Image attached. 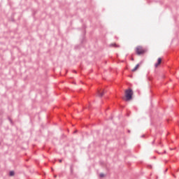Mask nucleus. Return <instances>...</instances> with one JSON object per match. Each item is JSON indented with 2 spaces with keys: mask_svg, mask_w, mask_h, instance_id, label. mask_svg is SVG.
Returning <instances> with one entry per match:
<instances>
[{
  "mask_svg": "<svg viewBox=\"0 0 179 179\" xmlns=\"http://www.w3.org/2000/svg\"><path fill=\"white\" fill-rule=\"evenodd\" d=\"M124 94L126 97V101H130V100H132V96H134V90H132L131 88H129L124 91Z\"/></svg>",
  "mask_w": 179,
  "mask_h": 179,
  "instance_id": "obj_1",
  "label": "nucleus"
},
{
  "mask_svg": "<svg viewBox=\"0 0 179 179\" xmlns=\"http://www.w3.org/2000/svg\"><path fill=\"white\" fill-rule=\"evenodd\" d=\"M148 50L146 48H143L141 45H138L135 48V52L136 55H143Z\"/></svg>",
  "mask_w": 179,
  "mask_h": 179,
  "instance_id": "obj_2",
  "label": "nucleus"
},
{
  "mask_svg": "<svg viewBox=\"0 0 179 179\" xmlns=\"http://www.w3.org/2000/svg\"><path fill=\"white\" fill-rule=\"evenodd\" d=\"M162 59L161 57L158 58L157 63L155 64V68H158L159 65L162 64Z\"/></svg>",
  "mask_w": 179,
  "mask_h": 179,
  "instance_id": "obj_3",
  "label": "nucleus"
},
{
  "mask_svg": "<svg viewBox=\"0 0 179 179\" xmlns=\"http://www.w3.org/2000/svg\"><path fill=\"white\" fill-rule=\"evenodd\" d=\"M97 94H98L99 97H103V96H104V90H98Z\"/></svg>",
  "mask_w": 179,
  "mask_h": 179,
  "instance_id": "obj_4",
  "label": "nucleus"
},
{
  "mask_svg": "<svg viewBox=\"0 0 179 179\" xmlns=\"http://www.w3.org/2000/svg\"><path fill=\"white\" fill-rule=\"evenodd\" d=\"M139 66H140L139 64H136V66L132 69V72H135L138 71V69L139 68Z\"/></svg>",
  "mask_w": 179,
  "mask_h": 179,
  "instance_id": "obj_5",
  "label": "nucleus"
},
{
  "mask_svg": "<svg viewBox=\"0 0 179 179\" xmlns=\"http://www.w3.org/2000/svg\"><path fill=\"white\" fill-rule=\"evenodd\" d=\"M9 176H10V177H13V176H15V171H10Z\"/></svg>",
  "mask_w": 179,
  "mask_h": 179,
  "instance_id": "obj_6",
  "label": "nucleus"
},
{
  "mask_svg": "<svg viewBox=\"0 0 179 179\" xmlns=\"http://www.w3.org/2000/svg\"><path fill=\"white\" fill-rule=\"evenodd\" d=\"M104 176H105L104 173H100V174H99V177H100L101 178H103Z\"/></svg>",
  "mask_w": 179,
  "mask_h": 179,
  "instance_id": "obj_7",
  "label": "nucleus"
},
{
  "mask_svg": "<svg viewBox=\"0 0 179 179\" xmlns=\"http://www.w3.org/2000/svg\"><path fill=\"white\" fill-rule=\"evenodd\" d=\"M112 47H117V44H112Z\"/></svg>",
  "mask_w": 179,
  "mask_h": 179,
  "instance_id": "obj_8",
  "label": "nucleus"
},
{
  "mask_svg": "<svg viewBox=\"0 0 179 179\" xmlns=\"http://www.w3.org/2000/svg\"><path fill=\"white\" fill-rule=\"evenodd\" d=\"M71 173H73V169H72V166L71 167Z\"/></svg>",
  "mask_w": 179,
  "mask_h": 179,
  "instance_id": "obj_9",
  "label": "nucleus"
},
{
  "mask_svg": "<svg viewBox=\"0 0 179 179\" xmlns=\"http://www.w3.org/2000/svg\"><path fill=\"white\" fill-rule=\"evenodd\" d=\"M59 163H62V159H59Z\"/></svg>",
  "mask_w": 179,
  "mask_h": 179,
  "instance_id": "obj_10",
  "label": "nucleus"
},
{
  "mask_svg": "<svg viewBox=\"0 0 179 179\" xmlns=\"http://www.w3.org/2000/svg\"><path fill=\"white\" fill-rule=\"evenodd\" d=\"M131 61H134V57H131Z\"/></svg>",
  "mask_w": 179,
  "mask_h": 179,
  "instance_id": "obj_11",
  "label": "nucleus"
},
{
  "mask_svg": "<svg viewBox=\"0 0 179 179\" xmlns=\"http://www.w3.org/2000/svg\"><path fill=\"white\" fill-rule=\"evenodd\" d=\"M128 132H129V134H130V133H131V131L128 130Z\"/></svg>",
  "mask_w": 179,
  "mask_h": 179,
  "instance_id": "obj_12",
  "label": "nucleus"
},
{
  "mask_svg": "<svg viewBox=\"0 0 179 179\" xmlns=\"http://www.w3.org/2000/svg\"><path fill=\"white\" fill-rule=\"evenodd\" d=\"M74 73H76V71H73Z\"/></svg>",
  "mask_w": 179,
  "mask_h": 179,
  "instance_id": "obj_13",
  "label": "nucleus"
},
{
  "mask_svg": "<svg viewBox=\"0 0 179 179\" xmlns=\"http://www.w3.org/2000/svg\"><path fill=\"white\" fill-rule=\"evenodd\" d=\"M144 137H145V135H143V136H142V138H144Z\"/></svg>",
  "mask_w": 179,
  "mask_h": 179,
  "instance_id": "obj_14",
  "label": "nucleus"
},
{
  "mask_svg": "<svg viewBox=\"0 0 179 179\" xmlns=\"http://www.w3.org/2000/svg\"><path fill=\"white\" fill-rule=\"evenodd\" d=\"M167 172V169L165 170V173Z\"/></svg>",
  "mask_w": 179,
  "mask_h": 179,
  "instance_id": "obj_15",
  "label": "nucleus"
}]
</instances>
